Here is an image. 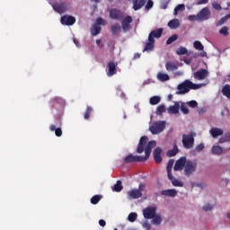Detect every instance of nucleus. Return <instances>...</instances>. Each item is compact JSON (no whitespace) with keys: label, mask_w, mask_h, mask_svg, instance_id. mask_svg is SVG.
<instances>
[{"label":"nucleus","mask_w":230,"mask_h":230,"mask_svg":"<svg viewBox=\"0 0 230 230\" xmlns=\"http://www.w3.org/2000/svg\"><path fill=\"white\" fill-rule=\"evenodd\" d=\"M157 146L155 140L148 142V137H142L137 147V154H143L145 152V157L148 161L150 155L152 154V148Z\"/></svg>","instance_id":"1"},{"label":"nucleus","mask_w":230,"mask_h":230,"mask_svg":"<svg viewBox=\"0 0 230 230\" xmlns=\"http://www.w3.org/2000/svg\"><path fill=\"white\" fill-rule=\"evenodd\" d=\"M200 87H202V84H197L190 81V79H186L183 83L178 85V92L176 94H186L187 93H190V89L192 91H197V89H200Z\"/></svg>","instance_id":"2"},{"label":"nucleus","mask_w":230,"mask_h":230,"mask_svg":"<svg viewBox=\"0 0 230 230\" xmlns=\"http://www.w3.org/2000/svg\"><path fill=\"white\" fill-rule=\"evenodd\" d=\"M163 28H159L157 30L152 31L148 35V42L146 44L143 51H152L154 49V44L155 43V40L154 39H161L163 36Z\"/></svg>","instance_id":"3"},{"label":"nucleus","mask_w":230,"mask_h":230,"mask_svg":"<svg viewBox=\"0 0 230 230\" xmlns=\"http://www.w3.org/2000/svg\"><path fill=\"white\" fill-rule=\"evenodd\" d=\"M195 137H197V133L190 132L189 135L183 134L181 143L187 150L193 147L195 145Z\"/></svg>","instance_id":"4"},{"label":"nucleus","mask_w":230,"mask_h":230,"mask_svg":"<svg viewBox=\"0 0 230 230\" xmlns=\"http://www.w3.org/2000/svg\"><path fill=\"white\" fill-rule=\"evenodd\" d=\"M198 164L195 160H188L185 164L184 173L186 177H190V175H193L195 172H197Z\"/></svg>","instance_id":"5"},{"label":"nucleus","mask_w":230,"mask_h":230,"mask_svg":"<svg viewBox=\"0 0 230 230\" xmlns=\"http://www.w3.org/2000/svg\"><path fill=\"white\" fill-rule=\"evenodd\" d=\"M164 128H166V122L161 120L154 122L152 126L149 127V130L154 136H155V134H161Z\"/></svg>","instance_id":"6"},{"label":"nucleus","mask_w":230,"mask_h":230,"mask_svg":"<svg viewBox=\"0 0 230 230\" xmlns=\"http://www.w3.org/2000/svg\"><path fill=\"white\" fill-rule=\"evenodd\" d=\"M211 18V11L209 10V7H204L202 8L199 13H198V19L199 22H202L204 21H208Z\"/></svg>","instance_id":"7"},{"label":"nucleus","mask_w":230,"mask_h":230,"mask_svg":"<svg viewBox=\"0 0 230 230\" xmlns=\"http://www.w3.org/2000/svg\"><path fill=\"white\" fill-rule=\"evenodd\" d=\"M124 161L129 164V163H145L147 160L146 156L128 155L124 158Z\"/></svg>","instance_id":"8"},{"label":"nucleus","mask_w":230,"mask_h":230,"mask_svg":"<svg viewBox=\"0 0 230 230\" xmlns=\"http://www.w3.org/2000/svg\"><path fill=\"white\" fill-rule=\"evenodd\" d=\"M188 162V160L186 159V156H182L180 159H178L175 162L173 170L174 172H181V170H184V168H186V163Z\"/></svg>","instance_id":"9"},{"label":"nucleus","mask_w":230,"mask_h":230,"mask_svg":"<svg viewBox=\"0 0 230 230\" xmlns=\"http://www.w3.org/2000/svg\"><path fill=\"white\" fill-rule=\"evenodd\" d=\"M60 22L63 26H73V24L76 22V18H75V16L66 14L60 18Z\"/></svg>","instance_id":"10"},{"label":"nucleus","mask_w":230,"mask_h":230,"mask_svg":"<svg viewBox=\"0 0 230 230\" xmlns=\"http://www.w3.org/2000/svg\"><path fill=\"white\" fill-rule=\"evenodd\" d=\"M155 211H157L156 207H147L144 208L143 210L144 218H146L147 220L154 218V217L155 216Z\"/></svg>","instance_id":"11"},{"label":"nucleus","mask_w":230,"mask_h":230,"mask_svg":"<svg viewBox=\"0 0 230 230\" xmlns=\"http://www.w3.org/2000/svg\"><path fill=\"white\" fill-rule=\"evenodd\" d=\"M123 12L119 9H111L110 11V18L113 19L114 21H123Z\"/></svg>","instance_id":"12"},{"label":"nucleus","mask_w":230,"mask_h":230,"mask_svg":"<svg viewBox=\"0 0 230 230\" xmlns=\"http://www.w3.org/2000/svg\"><path fill=\"white\" fill-rule=\"evenodd\" d=\"M209 75V72L206 69H199L196 72H194L193 76L195 80H206L208 78V75Z\"/></svg>","instance_id":"13"},{"label":"nucleus","mask_w":230,"mask_h":230,"mask_svg":"<svg viewBox=\"0 0 230 230\" xmlns=\"http://www.w3.org/2000/svg\"><path fill=\"white\" fill-rule=\"evenodd\" d=\"M143 197V192L137 189H132L131 190L128 191V199L129 200H134L136 199H141Z\"/></svg>","instance_id":"14"},{"label":"nucleus","mask_w":230,"mask_h":230,"mask_svg":"<svg viewBox=\"0 0 230 230\" xmlns=\"http://www.w3.org/2000/svg\"><path fill=\"white\" fill-rule=\"evenodd\" d=\"M130 24H132V16L128 15L122 18L121 28L123 31H128L130 30Z\"/></svg>","instance_id":"15"},{"label":"nucleus","mask_w":230,"mask_h":230,"mask_svg":"<svg viewBox=\"0 0 230 230\" xmlns=\"http://www.w3.org/2000/svg\"><path fill=\"white\" fill-rule=\"evenodd\" d=\"M53 9L55 12H58V13H66V12H67V4L66 3H57L54 4Z\"/></svg>","instance_id":"16"},{"label":"nucleus","mask_w":230,"mask_h":230,"mask_svg":"<svg viewBox=\"0 0 230 230\" xmlns=\"http://www.w3.org/2000/svg\"><path fill=\"white\" fill-rule=\"evenodd\" d=\"M163 154V149L161 147H156L153 153L154 159L156 164H161L163 163V157L161 155Z\"/></svg>","instance_id":"17"},{"label":"nucleus","mask_w":230,"mask_h":230,"mask_svg":"<svg viewBox=\"0 0 230 230\" xmlns=\"http://www.w3.org/2000/svg\"><path fill=\"white\" fill-rule=\"evenodd\" d=\"M130 3H133V10L137 12V10H141L145 4H146V0H128Z\"/></svg>","instance_id":"18"},{"label":"nucleus","mask_w":230,"mask_h":230,"mask_svg":"<svg viewBox=\"0 0 230 230\" xmlns=\"http://www.w3.org/2000/svg\"><path fill=\"white\" fill-rule=\"evenodd\" d=\"M116 63L114 61H110L107 65L108 67V72H107V76H114L116 75Z\"/></svg>","instance_id":"19"},{"label":"nucleus","mask_w":230,"mask_h":230,"mask_svg":"<svg viewBox=\"0 0 230 230\" xmlns=\"http://www.w3.org/2000/svg\"><path fill=\"white\" fill-rule=\"evenodd\" d=\"M169 181H171L172 186L178 187V188H182L184 186V183L182 181H180L179 180L175 179L173 177V174H168L167 175Z\"/></svg>","instance_id":"20"},{"label":"nucleus","mask_w":230,"mask_h":230,"mask_svg":"<svg viewBox=\"0 0 230 230\" xmlns=\"http://www.w3.org/2000/svg\"><path fill=\"white\" fill-rule=\"evenodd\" d=\"M164 197H177V190L175 189L164 190L161 191Z\"/></svg>","instance_id":"21"},{"label":"nucleus","mask_w":230,"mask_h":230,"mask_svg":"<svg viewBox=\"0 0 230 230\" xmlns=\"http://www.w3.org/2000/svg\"><path fill=\"white\" fill-rule=\"evenodd\" d=\"M209 133L212 136V137H218L219 136L224 135V131L221 128H210Z\"/></svg>","instance_id":"22"},{"label":"nucleus","mask_w":230,"mask_h":230,"mask_svg":"<svg viewBox=\"0 0 230 230\" xmlns=\"http://www.w3.org/2000/svg\"><path fill=\"white\" fill-rule=\"evenodd\" d=\"M179 109H181V104L179 102H174V105L168 108L169 114H179Z\"/></svg>","instance_id":"23"},{"label":"nucleus","mask_w":230,"mask_h":230,"mask_svg":"<svg viewBox=\"0 0 230 230\" xmlns=\"http://www.w3.org/2000/svg\"><path fill=\"white\" fill-rule=\"evenodd\" d=\"M168 26L171 30H177V28L181 26V22H179V19H172L168 22Z\"/></svg>","instance_id":"24"},{"label":"nucleus","mask_w":230,"mask_h":230,"mask_svg":"<svg viewBox=\"0 0 230 230\" xmlns=\"http://www.w3.org/2000/svg\"><path fill=\"white\" fill-rule=\"evenodd\" d=\"M179 154V147L174 144L173 148L167 151V157H175Z\"/></svg>","instance_id":"25"},{"label":"nucleus","mask_w":230,"mask_h":230,"mask_svg":"<svg viewBox=\"0 0 230 230\" xmlns=\"http://www.w3.org/2000/svg\"><path fill=\"white\" fill-rule=\"evenodd\" d=\"M111 31L112 35H119L121 33V26L118 23L111 25Z\"/></svg>","instance_id":"26"},{"label":"nucleus","mask_w":230,"mask_h":230,"mask_svg":"<svg viewBox=\"0 0 230 230\" xmlns=\"http://www.w3.org/2000/svg\"><path fill=\"white\" fill-rule=\"evenodd\" d=\"M101 32H102V26L94 23L91 30L92 35L93 37H96V35H100Z\"/></svg>","instance_id":"27"},{"label":"nucleus","mask_w":230,"mask_h":230,"mask_svg":"<svg viewBox=\"0 0 230 230\" xmlns=\"http://www.w3.org/2000/svg\"><path fill=\"white\" fill-rule=\"evenodd\" d=\"M49 130L55 132L57 137H62V128H57V126L52 124L49 126Z\"/></svg>","instance_id":"28"},{"label":"nucleus","mask_w":230,"mask_h":230,"mask_svg":"<svg viewBox=\"0 0 230 230\" xmlns=\"http://www.w3.org/2000/svg\"><path fill=\"white\" fill-rule=\"evenodd\" d=\"M223 96H226L230 100V84H225L221 91Z\"/></svg>","instance_id":"29"},{"label":"nucleus","mask_w":230,"mask_h":230,"mask_svg":"<svg viewBox=\"0 0 230 230\" xmlns=\"http://www.w3.org/2000/svg\"><path fill=\"white\" fill-rule=\"evenodd\" d=\"M165 68L167 69V71H177V69H179V66H177V65H175V63L173 62H167L165 64Z\"/></svg>","instance_id":"30"},{"label":"nucleus","mask_w":230,"mask_h":230,"mask_svg":"<svg viewBox=\"0 0 230 230\" xmlns=\"http://www.w3.org/2000/svg\"><path fill=\"white\" fill-rule=\"evenodd\" d=\"M224 152V149H222V147H220L219 146H214L212 147V154L214 155H222Z\"/></svg>","instance_id":"31"},{"label":"nucleus","mask_w":230,"mask_h":230,"mask_svg":"<svg viewBox=\"0 0 230 230\" xmlns=\"http://www.w3.org/2000/svg\"><path fill=\"white\" fill-rule=\"evenodd\" d=\"M152 224H154V226H161V223L163 222V218H161L160 215H155V217H152Z\"/></svg>","instance_id":"32"},{"label":"nucleus","mask_w":230,"mask_h":230,"mask_svg":"<svg viewBox=\"0 0 230 230\" xmlns=\"http://www.w3.org/2000/svg\"><path fill=\"white\" fill-rule=\"evenodd\" d=\"M186 10V5L184 4H180L174 8L173 15H177L179 12H184Z\"/></svg>","instance_id":"33"},{"label":"nucleus","mask_w":230,"mask_h":230,"mask_svg":"<svg viewBox=\"0 0 230 230\" xmlns=\"http://www.w3.org/2000/svg\"><path fill=\"white\" fill-rule=\"evenodd\" d=\"M157 78L160 80V82H168V80H170V75L167 74L159 73L157 75Z\"/></svg>","instance_id":"34"},{"label":"nucleus","mask_w":230,"mask_h":230,"mask_svg":"<svg viewBox=\"0 0 230 230\" xmlns=\"http://www.w3.org/2000/svg\"><path fill=\"white\" fill-rule=\"evenodd\" d=\"M50 103L52 105V108L55 109L57 105H60V103H62V100L60 99V97H55L50 101Z\"/></svg>","instance_id":"35"},{"label":"nucleus","mask_w":230,"mask_h":230,"mask_svg":"<svg viewBox=\"0 0 230 230\" xmlns=\"http://www.w3.org/2000/svg\"><path fill=\"white\" fill-rule=\"evenodd\" d=\"M123 190V185L121 184V181H117L116 184L113 187V191H116L117 193H119Z\"/></svg>","instance_id":"36"},{"label":"nucleus","mask_w":230,"mask_h":230,"mask_svg":"<svg viewBox=\"0 0 230 230\" xmlns=\"http://www.w3.org/2000/svg\"><path fill=\"white\" fill-rule=\"evenodd\" d=\"M173 160H169L167 166H166V171H167V175H172V169L173 168Z\"/></svg>","instance_id":"37"},{"label":"nucleus","mask_w":230,"mask_h":230,"mask_svg":"<svg viewBox=\"0 0 230 230\" xmlns=\"http://www.w3.org/2000/svg\"><path fill=\"white\" fill-rule=\"evenodd\" d=\"M193 47L195 49H198V51H204V45L199 40L194 41Z\"/></svg>","instance_id":"38"},{"label":"nucleus","mask_w":230,"mask_h":230,"mask_svg":"<svg viewBox=\"0 0 230 230\" xmlns=\"http://www.w3.org/2000/svg\"><path fill=\"white\" fill-rule=\"evenodd\" d=\"M160 102H161V97L159 96H153L149 100V103L151 105H157V103H159Z\"/></svg>","instance_id":"39"},{"label":"nucleus","mask_w":230,"mask_h":230,"mask_svg":"<svg viewBox=\"0 0 230 230\" xmlns=\"http://www.w3.org/2000/svg\"><path fill=\"white\" fill-rule=\"evenodd\" d=\"M102 200V195H94L91 198V204H93L94 206L98 204Z\"/></svg>","instance_id":"40"},{"label":"nucleus","mask_w":230,"mask_h":230,"mask_svg":"<svg viewBox=\"0 0 230 230\" xmlns=\"http://www.w3.org/2000/svg\"><path fill=\"white\" fill-rule=\"evenodd\" d=\"M91 112H93V107H86V111L84 115V119H89V118H91Z\"/></svg>","instance_id":"41"},{"label":"nucleus","mask_w":230,"mask_h":230,"mask_svg":"<svg viewBox=\"0 0 230 230\" xmlns=\"http://www.w3.org/2000/svg\"><path fill=\"white\" fill-rule=\"evenodd\" d=\"M128 222H136L137 220V214L136 212H131L128 217Z\"/></svg>","instance_id":"42"},{"label":"nucleus","mask_w":230,"mask_h":230,"mask_svg":"<svg viewBox=\"0 0 230 230\" xmlns=\"http://www.w3.org/2000/svg\"><path fill=\"white\" fill-rule=\"evenodd\" d=\"M177 39H179V36L177 34H173L172 36H171L167 40H166V44L170 45V44H173V42H175V40H177Z\"/></svg>","instance_id":"43"},{"label":"nucleus","mask_w":230,"mask_h":230,"mask_svg":"<svg viewBox=\"0 0 230 230\" xmlns=\"http://www.w3.org/2000/svg\"><path fill=\"white\" fill-rule=\"evenodd\" d=\"M165 111H166V108L163 104L159 105L156 109L157 116H161L163 112H165Z\"/></svg>","instance_id":"44"},{"label":"nucleus","mask_w":230,"mask_h":230,"mask_svg":"<svg viewBox=\"0 0 230 230\" xmlns=\"http://www.w3.org/2000/svg\"><path fill=\"white\" fill-rule=\"evenodd\" d=\"M176 53L178 55H188V49L185 47H180L177 50Z\"/></svg>","instance_id":"45"},{"label":"nucleus","mask_w":230,"mask_h":230,"mask_svg":"<svg viewBox=\"0 0 230 230\" xmlns=\"http://www.w3.org/2000/svg\"><path fill=\"white\" fill-rule=\"evenodd\" d=\"M95 24H97V26H105V24H107V22H105V20H103V18L99 17V18H97Z\"/></svg>","instance_id":"46"},{"label":"nucleus","mask_w":230,"mask_h":230,"mask_svg":"<svg viewBox=\"0 0 230 230\" xmlns=\"http://www.w3.org/2000/svg\"><path fill=\"white\" fill-rule=\"evenodd\" d=\"M168 4H170V0H163L161 2V8L163 10H166L168 8Z\"/></svg>","instance_id":"47"},{"label":"nucleus","mask_w":230,"mask_h":230,"mask_svg":"<svg viewBox=\"0 0 230 230\" xmlns=\"http://www.w3.org/2000/svg\"><path fill=\"white\" fill-rule=\"evenodd\" d=\"M219 33L221 35H224L225 37H227V35H229V31H228L227 27L221 28V30L219 31Z\"/></svg>","instance_id":"48"},{"label":"nucleus","mask_w":230,"mask_h":230,"mask_svg":"<svg viewBox=\"0 0 230 230\" xmlns=\"http://www.w3.org/2000/svg\"><path fill=\"white\" fill-rule=\"evenodd\" d=\"M187 105H189V107L191 109H195V107L199 106V102H197V101H190L187 102Z\"/></svg>","instance_id":"49"},{"label":"nucleus","mask_w":230,"mask_h":230,"mask_svg":"<svg viewBox=\"0 0 230 230\" xmlns=\"http://www.w3.org/2000/svg\"><path fill=\"white\" fill-rule=\"evenodd\" d=\"M181 112H183V114H189V112H190V110L188 109V107L184 103H181Z\"/></svg>","instance_id":"50"},{"label":"nucleus","mask_w":230,"mask_h":230,"mask_svg":"<svg viewBox=\"0 0 230 230\" xmlns=\"http://www.w3.org/2000/svg\"><path fill=\"white\" fill-rule=\"evenodd\" d=\"M151 8H154V1L148 0L146 4V10H150Z\"/></svg>","instance_id":"51"},{"label":"nucleus","mask_w":230,"mask_h":230,"mask_svg":"<svg viewBox=\"0 0 230 230\" xmlns=\"http://www.w3.org/2000/svg\"><path fill=\"white\" fill-rule=\"evenodd\" d=\"M213 209V205L211 204H207L203 206V211H211Z\"/></svg>","instance_id":"52"},{"label":"nucleus","mask_w":230,"mask_h":230,"mask_svg":"<svg viewBox=\"0 0 230 230\" xmlns=\"http://www.w3.org/2000/svg\"><path fill=\"white\" fill-rule=\"evenodd\" d=\"M212 6H213L214 10H217V11L222 10V5H220V4H218V3L212 4Z\"/></svg>","instance_id":"53"},{"label":"nucleus","mask_w":230,"mask_h":230,"mask_svg":"<svg viewBox=\"0 0 230 230\" xmlns=\"http://www.w3.org/2000/svg\"><path fill=\"white\" fill-rule=\"evenodd\" d=\"M146 188V184L140 183L137 190H138V191H140V193H143V191H145Z\"/></svg>","instance_id":"54"},{"label":"nucleus","mask_w":230,"mask_h":230,"mask_svg":"<svg viewBox=\"0 0 230 230\" xmlns=\"http://www.w3.org/2000/svg\"><path fill=\"white\" fill-rule=\"evenodd\" d=\"M189 21H199V14L194 15V14H190L188 16Z\"/></svg>","instance_id":"55"},{"label":"nucleus","mask_w":230,"mask_h":230,"mask_svg":"<svg viewBox=\"0 0 230 230\" xmlns=\"http://www.w3.org/2000/svg\"><path fill=\"white\" fill-rule=\"evenodd\" d=\"M196 152H202L204 150V144H199L195 148Z\"/></svg>","instance_id":"56"},{"label":"nucleus","mask_w":230,"mask_h":230,"mask_svg":"<svg viewBox=\"0 0 230 230\" xmlns=\"http://www.w3.org/2000/svg\"><path fill=\"white\" fill-rule=\"evenodd\" d=\"M209 3V0H199L196 4L200 5V4H208Z\"/></svg>","instance_id":"57"},{"label":"nucleus","mask_w":230,"mask_h":230,"mask_svg":"<svg viewBox=\"0 0 230 230\" xmlns=\"http://www.w3.org/2000/svg\"><path fill=\"white\" fill-rule=\"evenodd\" d=\"M99 225L101 226V227H105V226H107V222H105V220L101 219L99 220Z\"/></svg>","instance_id":"58"},{"label":"nucleus","mask_w":230,"mask_h":230,"mask_svg":"<svg viewBox=\"0 0 230 230\" xmlns=\"http://www.w3.org/2000/svg\"><path fill=\"white\" fill-rule=\"evenodd\" d=\"M227 21V18L223 17L218 22H217V26H220L222 24H224V22H226Z\"/></svg>","instance_id":"59"},{"label":"nucleus","mask_w":230,"mask_h":230,"mask_svg":"<svg viewBox=\"0 0 230 230\" xmlns=\"http://www.w3.org/2000/svg\"><path fill=\"white\" fill-rule=\"evenodd\" d=\"M134 58H135V59H136V58H141V54H139V53H135Z\"/></svg>","instance_id":"60"},{"label":"nucleus","mask_w":230,"mask_h":230,"mask_svg":"<svg viewBox=\"0 0 230 230\" xmlns=\"http://www.w3.org/2000/svg\"><path fill=\"white\" fill-rule=\"evenodd\" d=\"M172 99H173V95L169 94V95H168V100H169L170 102H172Z\"/></svg>","instance_id":"61"},{"label":"nucleus","mask_w":230,"mask_h":230,"mask_svg":"<svg viewBox=\"0 0 230 230\" xmlns=\"http://www.w3.org/2000/svg\"><path fill=\"white\" fill-rule=\"evenodd\" d=\"M96 44H97V46H100L102 44V40H97Z\"/></svg>","instance_id":"62"},{"label":"nucleus","mask_w":230,"mask_h":230,"mask_svg":"<svg viewBox=\"0 0 230 230\" xmlns=\"http://www.w3.org/2000/svg\"><path fill=\"white\" fill-rule=\"evenodd\" d=\"M226 217H227V218L230 219V212H228V213L226 214Z\"/></svg>","instance_id":"63"},{"label":"nucleus","mask_w":230,"mask_h":230,"mask_svg":"<svg viewBox=\"0 0 230 230\" xmlns=\"http://www.w3.org/2000/svg\"><path fill=\"white\" fill-rule=\"evenodd\" d=\"M201 57H206V52H203V53L201 54Z\"/></svg>","instance_id":"64"}]
</instances>
